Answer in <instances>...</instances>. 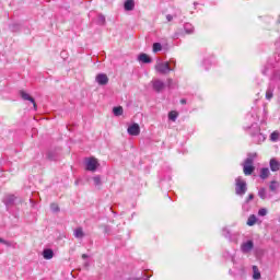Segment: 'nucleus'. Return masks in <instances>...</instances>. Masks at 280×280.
Instances as JSON below:
<instances>
[{
    "instance_id": "f257e3e1",
    "label": "nucleus",
    "mask_w": 280,
    "mask_h": 280,
    "mask_svg": "<svg viewBox=\"0 0 280 280\" xmlns=\"http://www.w3.org/2000/svg\"><path fill=\"white\" fill-rule=\"evenodd\" d=\"M173 65V68L171 67ZM174 67H176V61H158L155 65V71L158 73H162L163 75H166V73H170V71H174Z\"/></svg>"
},
{
    "instance_id": "f03ea898",
    "label": "nucleus",
    "mask_w": 280,
    "mask_h": 280,
    "mask_svg": "<svg viewBox=\"0 0 280 280\" xmlns=\"http://www.w3.org/2000/svg\"><path fill=\"white\" fill-rule=\"evenodd\" d=\"M100 167V162L95 158L85 159V170L88 172H96Z\"/></svg>"
},
{
    "instance_id": "7ed1b4c3",
    "label": "nucleus",
    "mask_w": 280,
    "mask_h": 280,
    "mask_svg": "<svg viewBox=\"0 0 280 280\" xmlns=\"http://www.w3.org/2000/svg\"><path fill=\"white\" fill-rule=\"evenodd\" d=\"M246 182L242 177L236 178L235 191L237 196H244V194H246Z\"/></svg>"
},
{
    "instance_id": "20e7f679",
    "label": "nucleus",
    "mask_w": 280,
    "mask_h": 280,
    "mask_svg": "<svg viewBox=\"0 0 280 280\" xmlns=\"http://www.w3.org/2000/svg\"><path fill=\"white\" fill-rule=\"evenodd\" d=\"M243 172L245 176H250L255 172V166H253V158H247L243 165Z\"/></svg>"
},
{
    "instance_id": "39448f33",
    "label": "nucleus",
    "mask_w": 280,
    "mask_h": 280,
    "mask_svg": "<svg viewBox=\"0 0 280 280\" xmlns=\"http://www.w3.org/2000/svg\"><path fill=\"white\" fill-rule=\"evenodd\" d=\"M127 132L128 135H130V137H139V135H141V127L139 126V124L133 122L128 126Z\"/></svg>"
},
{
    "instance_id": "423d86ee",
    "label": "nucleus",
    "mask_w": 280,
    "mask_h": 280,
    "mask_svg": "<svg viewBox=\"0 0 280 280\" xmlns=\"http://www.w3.org/2000/svg\"><path fill=\"white\" fill-rule=\"evenodd\" d=\"M151 84L156 93H161V91L165 89V82H163L161 79L152 80Z\"/></svg>"
},
{
    "instance_id": "0eeeda50",
    "label": "nucleus",
    "mask_w": 280,
    "mask_h": 280,
    "mask_svg": "<svg viewBox=\"0 0 280 280\" xmlns=\"http://www.w3.org/2000/svg\"><path fill=\"white\" fill-rule=\"evenodd\" d=\"M95 80L97 84H100V86H106V84H108V75H106L105 73L97 74Z\"/></svg>"
},
{
    "instance_id": "6e6552de",
    "label": "nucleus",
    "mask_w": 280,
    "mask_h": 280,
    "mask_svg": "<svg viewBox=\"0 0 280 280\" xmlns=\"http://www.w3.org/2000/svg\"><path fill=\"white\" fill-rule=\"evenodd\" d=\"M20 95L22 97V100L26 101V102H32L33 106H34V110H36L37 106H36V101H34V97H32L27 92L25 91H20Z\"/></svg>"
},
{
    "instance_id": "1a4fd4ad",
    "label": "nucleus",
    "mask_w": 280,
    "mask_h": 280,
    "mask_svg": "<svg viewBox=\"0 0 280 280\" xmlns=\"http://www.w3.org/2000/svg\"><path fill=\"white\" fill-rule=\"evenodd\" d=\"M254 246H255V245H254L253 241H247V242H245V243L242 244L241 250H242L243 253H250V252L253 250V247H254Z\"/></svg>"
},
{
    "instance_id": "9d476101",
    "label": "nucleus",
    "mask_w": 280,
    "mask_h": 280,
    "mask_svg": "<svg viewBox=\"0 0 280 280\" xmlns=\"http://www.w3.org/2000/svg\"><path fill=\"white\" fill-rule=\"evenodd\" d=\"M269 167L271 170V172H279L280 170V162L277 161V159H271L269 162Z\"/></svg>"
},
{
    "instance_id": "9b49d317",
    "label": "nucleus",
    "mask_w": 280,
    "mask_h": 280,
    "mask_svg": "<svg viewBox=\"0 0 280 280\" xmlns=\"http://www.w3.org/2000/svg\"><path fill=\"white\" fill-rule=\"evenodd\" d=\"M138 60H139V62H143L144 65L152 62V59L147 54H140L138 56Z\"/></svg>"
},
{
    "instance_id": "f8f14e48",
    "label": "nucleus",
    "mask_w": 280,
    "mask_h": 280,
    "mask_svg": "<svg viewBox=\"0 0 280 280\" xmlns=\"http://www.w3.org/2000/svg\"><path fill=\"white\" fill-rule=\"evenodd\" d=\"M124 8L127 12H131V10H135V0H127L124 4Z\"/></svg>"
},
{
    "instance_id": "ddd939ff",
    "label": "nucleus",
    "mask_w": 280,
    "mask_h": 280,
    "mask_svg": "<svg viewBox=\"0 0 280 280\" xmlns=\"http://www.w3.org/2000/svg\"><path fill=\"white\" fill-rule=\"evenodd\" d=\"M273 93H275V85L269 84L266 91V100H270L271 97H273Z\"/></svg>"
},
{
    "instance_id": "4468645a",
    "label": "nucleus",
    "mask_w": 280,
    "mask_h": 280,
    "mask_svg": "<svg viewBox=\"0 0 280 280\" xmlns=\"http://www.w3.org/2000/svg\"><path fill=\"white\" fill-rule=\"evenodd\" d=\"M260 178L262 180H266V178H268V176H270V170L268 167H264L260 170Z\"/></svg>"
},
{
    "instance_id": "2eb2a0df",
    "label": "nucleus",
    "mask_w": 280,
    "mask_h": 280,
    "mask_svg": "<svg viewBox=\"0 0 280 280\" xmlns=\"http://www.w3.org/2000/svg\"><path fill=\"white\" fill-rule=\"evenodd\" d=\"M43 257H44V259H54V250L44 249Z\"/></svg>"
},
{
    "instance_id": "dca6fc26",
    "label": "nucleus",
    "mask_w": 280,
    "mask_h": 280,
    "mask_svg": "<svg viewBox=\"0 0 280 280\" xmlns=\"http://www.w3.org/2000/svg\"><path fill=\"white\" fill-rule=\"evenodd\" d=\"M255 224H257V217L255 214H252L247 219V226H255Z\"/></svg>"
},
{
    "instance_id": "f3484780",
    "label": "nucleus",
    "mask_w": 280,
    "mask_h": 280,
    "mask_svg": "<svg viewBox=\"0 0 280 280\" xmlns=\"http://www.w3.org/2000/svg\"><path fill=\"white\" fill-rule=\"evenodd\" d=\"M113 113L116 117H121V115H124V107L121 106L114 107Z\"/></svg>"
},
{
    "instance_id": "a211bd4d",
    "label": "nucleus",
    "mask_w": 280,
    "mask_h": 280,
    "mask_svg": "<svg viewBox=\"0 0 280 280\" xmlns=\"http://www.w3.org/2000/svg\"><path fill=\"white\" fill-rule=\"evenodd\" d=\"M74 237H77L78 240H82V237H84V232L82 231V228H78L77 230H74Z\"/></svg>"
},
{
    "instance_id": "6ab92c4d",
    "label": "nucleus",
    "mask_w": 280,
    "mask_h": 280,
    "mask_svg": "<svg viewBox=\"0 0 280 280\" xmlns=\"http://www.w3.org/2000/svg\"><path fill=\"white\" fill-rule=\"evenodd\" d=\"M253 271H254L253 279L255 280L261 279V272H259V269L257 268V266L253 267Z\"/></svg>"
},
{
    "instance_id": "aec40b11",
    "label": "nucleus",
    "mask_w": 280,
    "mask_h": 280,
    "mask_svg": "<svg viewBox=\"0 0 280 280\" xmlns=\"http://www.w3.org/2000/svg\"><path fill=\"white\" fill-rule=\"evenodd\" d=\"M258 196H259V198H261V200H266V198H268V194L266 192L265 188L259 189Z\"/></svg>"
},
{
    "instance_id": "412c9836",
    "label": "nucleus",
    "mask_w": 280,
    "mask_h": 280,
    "mask_svg": "<svg viewBox=\"0 0 280 280\" xmlns=\"http://www.w3.org/2000/svg\"><path fill=\"white\" fill-rule=\"evenodd\" d=\"M184 30L186 34H194V26L191 24H185Z\"/></svg>"
},
{
    "instance_id": "4be33fe9",
    "label": "nucleus",
    "mask_w": 280,
    "mask_h": 280,
    "mask_svg": "<svg viewBox=\"0 0 280 280\" xmlns=\"http://www.w3.org/2000/svg\"><path fill=\"white\" fill-rule=\"evenodd\" d=\"M178 118V113L177 112H170V114H168V119L171 120V121H176V119Z\"/></svg>"
},
{
    "instance_id": "5701e85b",
    "label": "nucleus",
    "mask_w": 280,
    "mask_h": 280,
    "mask_svg": "<svg viewBox=\"0 0 280 280\" xmlns=\"http://www.w3.org/2000/svg\"><path fill=\"white\" fill-rule=\"evenodd\" d=\"M163 49V46L161 45V43H154L153 44V52L158 54V51H161Z\"/></svg>"
},
{
    "instance_id": "b1692460",
    "label": "nucleus",
    "mask_w": 280,
    "mask_h": 280,
    "mask_svg": "<svg viewBox=\"0 0 280 280\" xmlns=\"http://www.w3.org/2000/svg\"><path fill=\"white\" fill-rule=\"evenodd\" d=\"M269 189L271 190V191H277V189H279V183L278 182H271L270 183V186H269Z\"/></svg>"
},
{
    "instance_id": "393cba45",
    "label": "nucleus",
    "mask_w": 280,
    "mask_h": 280,
    "mask_svg": "<svg viewBox=\"0 0 280 280\" xmlns=\"http://www.w3.org/2000/svg\"><path fill=\"white\" fill-rule=\"evenodd\" d=\"M93 182H94V185H95L96 187H100V185H102V177H100V176H94V177H93Z\"/></svg>"
},
{
    "instance_id": "a878e982",
    "label": "nucleus",
    "mask_w": 280,
    "mask_h": 280,
    "mask_svg": "<svg viewBox=\"0 0 280 280\" xmlns=\"http://www.w3.org/2000/svg\"><path fill=\"white\" fill-rule=\"evenodd\" d=\"M271 141H279V131H273L270 136Z\"/></svg>"
},
{
    "instance_id": "bb28decb",
    "label": "nucleus",
    "mask_w": 280,
    "mask_h": 280,
    "mask_svg": "<svg viewBox=\"0 0 280 280\" xmlns=\"http://www.w3.org/2000/svg\"><path fill=\"white\" fill-rule=\"evenodd\" d=\"M50 209L54 213H58V211H60V208L58 207L57 203H51L50 205Z\"/></svg>"
},
{
    "instance_id": "cd10ccee",
    "label": "nucleus",
    "mask_w": 280,
    "mask_h": 280,
    "mask_svg": "<svg viewBox=\"0 0 280 280\" xmlns=\"http://www.w3.org/2000/svg\"><path fill=\"white\" fill-rule=\"evenodd\" d=\"M268 214V210H266V208H261L259 211H258V215L260 217H264V215H267Z\"/></svg>"
},
{
    "instance_id": "c85d7f7f",
    "label": "nucleus",
    "mask_w": 280,
    "mask_h": 280,
    "mask_svg": "<svg viewBox=\"0 0 280 280\" xmlns=\"http://www.w3.org/2000/svg\"><path fill=\"white\" fill-rule=\"evenodd\" d=\"M167 86L168 89H174V80L167 79Z\"/></svg>"
},
{
    "instance_id": "c756f323",
    "label": "nucleus",
    "mask_w": 280,
    "mask_h": 280,
    "mask_svg": "<svg viewBox=\"0 0 280 280\" xmlns=\"http://www.w3.org/2000/svg\"><path fill=\"white\" fill-rule=\"evenodd\" d=\"M0 244H4L5 246H12V243H10L3 238H0Z\"/></svg>"
},
{
    "instance_id": "7c9ffc66",
    "label": "nucleus",
    "mask_w": 280,
    "mask_h": 280,
    "mask_svg": "<svg viewBox=\"0 0 280 280\" xmlns=\"http://www.w3.org/2000/svg\"><path fill=\"white\" fill-rule=\"evenodd\" d=\"M166 20L170 22L174 21V16H172V14H167L166 15Z\"/></svg>"
},
{
    "instance_id": "2f4dec72",
    "label": "nucleus",
    "mask_w": 280,
    "mask_h": 280,
    "mask_svg": "<svg viewBox=\"0 0 280 280\" xmlns=\"http://www.w3.org/2000/svg\"><path fill=\"white\" fill-rule=\"evenodd\" d=\"M5 202H14V196H9V200L5 199Z\"/></svg>"
},
{
    "instance_id": "473e14b6",
    "label": "nucleus",
    "mask_w": 280,
    "mask_h": 280,
    "mask_svg": "<svg viewBox=\"0 0 280 280\" xmlns=\"http://www.w3.org/2000/svg\"><path fill=\"white\" fill-rule=\"evenodd\" d=\"M100 21L103 22V23L106 21V19L104 18V15H101V16H100Z\"/></svg>"
},
{
    "instance_id": "72a5a7b5",
    "label": "nucleus",
    "mask_w": 280,
    "mask_h": 280,
    "mask_svg": "<svg viewBox=\"0 0 280 280\" xmlns=\"http://www.w3.org/2000/svg\"><path fill=\"white\" fill-rule=\"evenodd\" d=\"M253 198H255V197L253 196V194H250V195L248 196V200H253Z\"/></svg>"
},
{
    "instance_id": "f704fd0d",
    "label": "nucleus",
    "mask_w": 280,
    "mask_h": 280,
    "mask_svg": "<svg viewBox=\"0 0 280 280\" xmlns=\"http://www.w3.org/2000/svg\"><path fill=\"white\" fill-rule=\"evenodd\" d=\"M86 257H89L86 254L82 255V259H86Z\"/></svg>"
},
{
    "instance_id": "c9c22d12",
    "label": "nucleus",
    "mask_w": 280,
    "mask_h": 280,
    "mask_svg": "<svg viewBox=\"0 0 280 280\" xmlns=\"http://www.w3.org/2000/svg\"><path fill=\"white\" fill-rule=\"evenodd\" d=\"M276 80H280V74H279V75H276Z\"/></svg>"
},
{
    "instance_id": "e433bc0d",
    "label": "nucleus",
    "mask_w": 280,
    "mask_h": 280,
    "mask_svg": "<svg viewBox=\"0 0 280 280\" xmlns=\"http://www.w3.org/2000/svg\"><path fill=\"white\" fill-rule=\"evenodd\" d=\"M182 104H185V100H182Z\"/></svg>"
}]
</instances>
